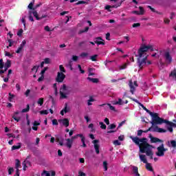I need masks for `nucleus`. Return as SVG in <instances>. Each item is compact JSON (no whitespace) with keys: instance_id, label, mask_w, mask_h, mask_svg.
Listing matches in <instances>:
<instances>
[{"instance_id":"4468645a","label":"nucleus","mask_w":176,"mask_h":176,"mask_svg":"<svg viewBox=\"0 0 176 176\" xmlns=\"http://www.w3.org/2000/svg\"><path fill=\"white\" fill-rule=\"evenodd\" d=\"M26 44H27V41L25 40H23L21 42L19 47H18L17 50L16 51V53L17 54H20V53H21V50H23V49H24V47L25 46Z\"/></svg>"},{"instance_id":"2f4dec72","label":"nucleus","mask_w":176,"mask_h":176,"mask_svg":"<svg viewBox=\"0 0 176 176\" xmlns=\"http://www.w3.org/2000/svg\"><path fill=\"white\" fill-rule=\"evenodd\" d=\"M107 107H109L111 111H113L114 112H116V109H115V107L112 106V104L108 103Z\"/></svg>"},{"instance_id":"052dcab7","label":"nucleus","mask_w":176,"mask_h":176,"mask_svg":"<svg viewBox=\"0 0 176 176\" xmlns=\"http://www.w3.org/2000/svg\"><path fill=\"white\" fill-rule=\"evenodd\" d=\"M22 166H23V171H25V170H27V167H28V165L25 162H23Z\"/></svg>"},{"instance_id":"bf43d9fd","label":"nucleus","mask_w":176,"mask_h":176,"mask_svg":"<svg viewBox=\"0 0 176 176\" xmlns=\"http://www.w3.org/2000/svg\"><path fill=\"white\" fill-rule=\"evenodd\" d=\"M13 171H14V169H13V168H10L8 169V174H9V175H12V173H13Z\"/></svg>"},{"instance_id":"864d4df0","label":"nucleus","mask_w":176,"mask_h":176,"mask_svg":"<svg viewBox=\"0 0 176 176\" xmlns=\"http://www.w3.org/2000/svg\"><path fill=\"white\" fill-rule=\"evenodd\" d=\"M53 88H54V91H55V94H57V83H54V85H53Z\"/></svg>"},{"instance_id":"de8ad7c7","label":"nucleus","mask_w":176,"mask_h":176,"mask_svg":"<svg viewBox=\"0 0 176 176\" xmlns=\"http://www.w3.org/2000/svg\"><path fill=\"white\" fill-rule=\"evenodd\" d=\"M100 107H104L105 111H108V109L109 108V106H108V104H100Z\"/></svg>"},{"instance_id":"8fccbe9b","label":"nucleus","mask_w":176,"mask_h":176,"mask_svg":"<svg viewBox=\"0 0 176 176\" xmlns=\"http://www.w3.org/2000/svg\"><path fill=\"white\" fill-rule=\"evenodd\" d=\"M44 63L45 64H50V58H45V59H44Z\"/></svg>"},{"instance_id":"49530a36","label":"nucleus","mask_w":176,"mask_h":176,"mask_svg":"<svg viewBox=\"0 0 176 176\" xmlns=\"http://www.w3.org/2000/svg\"><path fill=\"white\" fill-rule=\"evenodd\" d=\"M23 32H24V30H23V29H20L17 32L18 36H21L23 35Z\"/></svg>"},{"instance_id":"9d476101","label":"nucleus","mask_w":176,"mask_h":176,"mask_svg":"<svg viewBox=\"0 0 176 176\" xmlns=\"http://www.w3.org/2000/svg\"><path fill=\"white\" fill-rule=\"evenodd\" d=\"M64 91H67V85L65 84H63L60 89V98H67V95L64 94Z\"/></svg>"},{"instance_id":"69168bd1","label":"nucleus","mask_w":176,"mask_h":176,"mask_svg":"<svg viewBox=\"0 0 176 176\" xmlns=\"http://www.w3.org/2000/svg\"><path fill=\"white\" fill-rule=\"evenodd\" d=\"M43 79H45V76L41 75V76L40 78H38V82H42V80H43Z\"/></svg>"},{"instance_id":"a18cd8bd","label":"nucleus","mask_w":176,"mask_h":176,"mask_svg":"<svg viewBox=\"0 0 176 176\" xmlns=\"http://www.w3.org/2000/svg\"><path fill=\"white\" fill-rule=\"evenodd\" d=\"M9 45L7 47H12L13 46V43H14V41H12V39L8 40Z\"/></svg>"},{"instance_id":"20e7f679","label":"nucleus","mask_w":176,"mask_h":176,"mask_svg":"<svg viewBox=\"0 0 176 176\" xmlns=\"http://www.w3.org/2000/svg\"><path fill=\"white\" fill-rule=\"evenodd\" d=\"M139 157L141 162H143L146 164V168L148 170V171H153V168H152V165H151L150 163H148V160H146V155H140Z\"/></svg>"},{"instance_id":"aec40b11","label":"nucleus","mask_w":176,"mask_h":176,"mask_svg":"<svg viewBox=\"0 0 176 176\" xmlns=\"http://www.w3.org/2000/svg\"><path fill=\"white\" fill-rule=\"evenodd\" d=\"M20 113V112L19 111H15L14 113V115L12 116V118L14 119V120H16V122H20L21 118L20 117H17V116Z\"/></svg>"},{"instance_id":"5fc2aeb1","label":"nucleus","mask_w":176,"mask_h":176,"mask_svg":"<svg viewBox=\"0 0 176 176\" xmlns=\"http://www.w3.org/2000/svg\"><path fill=\"white\" fill-rule=\"evenodd\" d=\"M133 173L135 174L136 173L138 172V167L137 166H133Z\"/></svg>"},{"instance_id":"0e129e2a","label":"nucleus","mask_w":176,"mask_h":176,"mask_svg":"<svg viewBox=\"0 0 176 176\" xmlns=\"http://www.w3.org/2000/svg\"><path fill=\"white\" fill-rule=\"evenodd\" d=\"M78 58H79V57H78V56L74 55V56H72V60H73V61H78Z\"/></svg>"},{"instance_id":"a878e982","label":"nucleus","mask_w":176,"mask_h":176,"mask_svg":"<svg viewBox=\"0 0 176 176\" xmlns=\"http://www.w3.org/2000/svg\"><path fill=\"white\" fill-rule=\"evenodd\" d=\"M89 82H91L92 83H98L100 82V80L98 78H89Z\"/></svg>"},{"instance_id":"338daca9","label":"nucleus","mask_w":176,"mask_h":176,"mask_svg":"<svg viewBox=\"0 0 176 176\" xmlns=\"http://www.w3.org/2000/svg\"><path fill=\"white\" fill-rule=\"evenodd\" d=\"M5 56H6L7 57H13V55L12 54H10V52H6Z\"/></svg>"},{"instance_id":"72a5a7b5","label":"nucleus","mask_w":176,"mask_h":176,"mask_svg":"<svg viewBox=\"0 0 176 176\" xmlns=\"http://www.w3.org/2000/svg\"><path fill=\"white\" fill-rule=\"evenodd\" d=\"M89 31V27H85V30H80L78 32V34H83V32H87Z\"/></svg>"},{"instance_id":"13d9d810","label":"nucleus","mask_w":176,"mask_h":176,"mask_svg":"<svg viewBox=\"0 0 176 176\" xmlns=\"http://www.w3.org/2000/svg\"><path fill=\"white\" fill-rule=\"evenodd\" d=\"M94 71V69H89V75L91 76H93V75H95L94 72H93Z\"/></svg>"},{"instance_id":"393cba45","label":"nucleus","mask_w":176,"mask_h":176,"mask_svg":"<svg viewBox=\"0 0 176 176\" xmlns=\"http://www.w3.org/2000/svg\"><path fill=\"white\" fill-rule=\"evenodd\" d=\"M168 146H172V148H176V141L175 140H171L170 144V142H168Z\"/></svg>"},{"instance_id":"412c9836","label":"nucleus","mask_w":176,"mask_h":176,"mask_svg":"<svg viewBox=\"0 0 176 176\" xmlns=\"http://www.w3.org/2000/svg\"><path fill=\"white\" fill-rule=\"evenodd\" d=\"M113 104V105H123L124 102H123V100H122L121 98H119L118 101L114 102Z\"/></svg>"},{"instance_id":"a19ab883","label":"nucleus","mask_w":176,"mask_h":176,"mask_svg":"<svg viewBox=\"0 0 176 176\" xmlns=\"http://www.w3.org/2000/svg\"><path fill=\"white\" fill-rule=\"evenodd\" d=\"M85 3H86V5H87V1H79L77 3H76V5H83Z\"/></svg>"},{"instance_id":"473e14b6","label":"nucleus","mask_w":176,"mask_h":176,"mask_svg":"<svg viewBox=\"0 0 176 176\" xmlns=\"http://www.w3.org/2000/svg\"><path fill=\"white\" fill-rule=\"evenodd\" d=\"M99 124L100 126V129H102L103 130H105L107 129V125H105V124H104V122H99Z\"/></svg>"},{"instance_id":"4be33fe9","label":"nucleus","mask_w":176,"mask_h":176,"mask_svg":"<svg viewBox=\"0 0 176 176\" xmlns=\"http://www.w3.org/2000/svg\"><path fill=\"white\" fill-rule=\"evenodd\" d=\"M20 167H21V162H20L19 160H16V164H15V168H16V170H19V168H20Z\"/></svg>"},{"instance_id":"3c124183","label":"nucleus","mask_w":176,"mask_h":176,"mask_svg":"<svg viewBox=\"0 0 176 176\" xmlns=\"http://www.w3.org/2000/svg\"><path fill=\"white\" fill-rule=\"evenodd\" d=\"M96 101V98H94V96H90L89 99V102H94Z\"/></svg>"},{"instance_id":"6e6d98bb","label":"nucleus","mask_w":176,"mask_h":176,"mask_svg":"<svg viewBox=\"0 0 176 176\" xmlns=\"http://www.w3.org/2000/svg\"><path fill=\"white\" fill-rule=\"evenodd\" d=\"M140 25H141V23H133V25H132V27H133V28H137V27H140Z\"/></svg>"},{"instance_id":"bb28decb","label":"nucleus","mask_w":176,"mask_h":176,"mask_svg":"<svg viewBox=\"0 0 176 176\" xmlns=\"http://www.w3.org/2000/svg\"><path fill=\"white\" fill-rule=\"evenodd\" d=\"M21 148V144L18 143V145H14L12 146V151H16V149H20Z\"/></svg>"},{"instance_id":"f704fd0d","label":"nucleus","mask_w":176,"mask_h":176,"mask_svg":"<svg viewBox=\"0 0 176 176\" xmlns=\"http://www.w3.org/2000/svg\"><path fill=\"white\" fill-rule=\"evenodd\" d=\"M59 69L60 71V72H62V74H65L66 71H65V68H64V66H63V65H60L59 66Z\"/></svg>"},{"instance_id":"774afa93","label":"nucleus","mask_w":176,"mask_h":176,"mask_svg":"<svg viewBox=\"0 0 176 176\" xmlns=\"http://www.w3.org/2000/svg\"><path fill=\"white\" fill-rule=\"evenodd\" d=\"M113 144L116 145V146H119V145H120V142H119V140H115L114 142H113Z\"/></svg>"},{"instance_id":"f8f14e48","label":"nucleus","mask_w":176,"mask_h":176,"mask_svg":"<svg viewBox=\"0 0 176 176\" xmlns=\"http://www.w3.org/2000/svg\"><path fill=\"white\" fill-rule=\"evenodd\" d=\"M123 2H124V0H122L120 3H118L115 6H109V5H107L105 6V10H108L109 12H111V8H119L120 6H122V3H123Z\"/></svg>"},{"instance_id":"6ab92c4d","label":"nucleus","mask_w":176,"mask_h":176,"mask_svg":"<svg viewBox=\"0 0 176 176\" xmlns=\"http://www.w3.org/2000/svg\"><path fill=\"white\" fill-rule=\"evenodd\" d=\"M149 138L151 139V142L153 144H155L156 142H162V140L157 138H155L153 136H152V135H149Z\"/></svg>"},{"instance_id":"c9c22d12","label":"nucleus","mask_w":176,"mask_h":176,"mask_svg":"<svg viewBox=\"0 0 176 176\" xmlns=\"http://www.w3.org/2000/svg\"><path fill=\"white\" fill-rule=\"evenodd\" d=\"M103 167L104 168V171L108 170V162H107V161L103 162Z\"/></svg>"},{"instance_id":"09e8293b","label":"nucleus","mask_w":176,"mask_h":176,"mask_svg":"<svg viewBox=\"0 0 176 176\" xmlns=\"http://www.w3.org/2000/svg\"><path fill=\"white\" fill-rule=\"evenodd\" d=\"M47 69H48L47 67H44V69L43 70H41V75H45V73L46 72Z\"/></svg>"},{"instance_id":"423d86ee","label":"nucleus","mask_w":176,"mask_h":176,"mask_svg":"<svg viewBox=\"0 0 176 176\" xmlns=\"http://www.w3.org/2000/svg\"><path fill=\"white\" fill-rule=\"evenodd\" d=\"M151 130H152V131H155V133H166V131H167L166 130L162 128H158L157 126H152L148 130L144 131L143 133H148V131H151Z\"/></svg>"},{"instance_id":"ea45409f","label":"nucleus","mask_w":176,"mask_h":176,"mask_svg":"<svg viewBox=\"0 0 176 176\" xmlns=\"http://www.w3.org/2000/svg\"><path fill=\"white\" fill-rule=\"evenodd\" d=\"M41 175H45V176H50V173H49L47 170H43V173H41Z\"/></svg>"},{"instance_id":"ddd939ff","label":"nucleus","mask_w":176,"mask_h":176,"mask_svg":"<svg viewBox=\"0 0 176 176\" xmlns=\"http://www.w3.org/2000/svg\"><path fill=\"white\" fill-rule=\"evenodd\" d=\"M94 41L98 45H102V46H104V45H105V41L101 37H96Z\"/></svg>"},{"instance_id":"b1692460","label":"nucleus","mask_w":176,"mask_h":176,"mask_svg":"<svg viewBox=\"0 0 176 176\" xmlns=\"http://www.w3.org/2000/svg\"><path fill=\"white\" fill-rule=\"evenodd\" d=\"M35 3V0H32V2L30 3L28 8L30 9V10H34V5Z\"/></svg>"},{"instance_id":"f3484780","label":"nucleus","mask_w":176,"mask_h":176,"mask_svg":"<svg viewBox=\"0 0 176 176\" xmlns=\"http://www.w3.org/2000/svg\"><path fill=\"white\" fill-rule=\"evenodd\" d=\"M74 140H76V138H74V136H72L71 139L68 138L66 140V141H67L66 146H67L69 149H71V148H72V142H74Z\"/></svg>"},{"instance_id":"5701e85b","label":"nucleus","mask_w":176,"mask_h":176,"mask_svg":"<svg viewBox=\"0 0 176 176\" xmlns=\"http://www.w3.org/2000/svg\"><path fill=\"white\" fill-rule=\"evenodd\" d=\"M4 67H6V68H10V67H12V61H10V60L8 59L5 63Z\"/></svg>"},{"instance_id":"680f3d73","label":"nucleus","mask_w":176,"mask_h":176,"mask_svg":"<svg viewBox=\"0 0 176 176\" xmlns=\"http://www.w3.org/2000/svg\"><path fill=\"white\" fill-rule=\"evenodd\" d=\"M30 93H31V90L27 89L26 91H25V96L26 97H28V96H30Z\"/></svg>"},{"instance_id":"7c9ffc66","label":"nucleus","mask_w":176,"mask_h":176,"mask_svg":"<svg viewBox=\"0 0 176 176\" xmlns=\"http://www.w3.org/2000/svg\"><path fill=\"white\" fill-rule=\"evenodd\" d=\"M44 99L43 98H40L37 101V104L40 105V107H42L43 105Z\"/></svg>"},{"instance_id":"7ed1b4c3","label":"nucleus","mask_w":176,"mask_h":176,"mask_svg":"<svg viewBox=\"0 0 176 176\" xmlns=\"http://www.w3.org/2000/svg\"><path fill=\"white\" fill-rule=\"evenodd\" d=\"M148 50L153 52V46L144 45L141 47L138 52L139 57V58H138V64L140 69H142V67L146 65V60L148 58V54H146V52H148Z\"/></svg>"},{"instance_id":"37998d69","label":"nucleus","mask_w":176,"mask_h":176,"mask_svg":"<svg viewBox=\"0 0 176 176\" xmlns=\"http://www.w3.org/2000/svg\"><path fill=\"white\" fill-rule=\"evenodd\" d=\"M41 115H47L49 111L47 110H42L40 111Z\"/></svg>"},{"instance_id":"58836bf2","label":"nucleus","mask_w":176,"mask_h":176,"mask_svg":"<svg viewBox=\"0 0 176 176\" xmlns=\"http://www.w3.org/2000/svg\"><path fill=\"white\" fill-rule=\"evenodd\" d=\"M5 64L3 63V59H0V69H3Z\"/></svg>"},{"instance_id":"4c0bfd02","label":"nucleus","mask_w":176,"mask_h":176,"mask_svg":"<svg viewBox=\"0 0 176 176\" xmlns=\"http://www.w3.org/2000/svg\"><path fill=\"white\" fill-rule=\"evenodd\" d=\"M63 111H65V113H68V104H65V107L63 109H62Z\"/></svg>"},{"instance_id":"dca6fc26","label":"nucleus","mask_w":176,"mask_h":176,"mask_svg":"<svg viewBox=\"0 0 176 176\" xmlns=\"http://www.w3.org/2000/svg\"><path fill=\"white\" fill-rule=\"evenodd\" d=\"M78 137H80V138H81V142H82V146L84 148H86V143H85V136H83L82 134H77L74 136H73V138H78Z\"/></svg>"},{"instance_id":"f257e3e1","label":"nucleus","mask_w":176,"mask_h":176,"mask_svg":"<svg viewBox=\"0 0 176 176\" xmlns=\"http://www.w3.org/2000/svg\"><path fill=\"white\" fill-rule=\"evenodd\" d=\"M131 138L136 145H138L141 153H146V156H148L151 160L153 159V148L155 147L148 143L147 138L140 139L138 137H131Z\"/></svg>"},{"instance_id":"a211bd4d","label":"nucleus","mask_w":176,"mask_h":176,"mask_svg":"<svg viewBox=\"0 0 176 176\" xmlns=\"http://www.w3.org/2000/svg\"><path fill=\"white\" fill-rule=\"evenodd\" d=\"M32 14L36 18V20H42V19H46L47 17V15H43L39 17L36 11H33Z\"/></svg>"},{"instance_id":"603ef678","label":"nucleus","mask_w":176,"mask_h":176,"mask_svg":"<svg viewBox=\"0 0 176 176\" xmlns=\"http://www.w3.org/2000/svg\"><path fill=\"white\" fill-rule=\"evenodd\" d=\"M116 125H115L114 124H110V125L109 126V129L110 130H112V129H116Z\"/></svg>"},{"instance_id":"c756f323","label":"nucleus","mask_w":176,"mask_h":176,"mask_svg":"<svg viewBox=\"0 0 176 176\" xmlns=\"http://www.w3.org/2000/svg\"><path fill=\"white\" fill-rule=\"evenodd\" d=\"M29 111H30V104H27L26 108L22 109V111H21L22 113H25Z\"/></svg>"},{"instance_id":"1a4fd4ad","label":"nucleus","mask_w":176,"mask_h":176,"mask_svg":"<svg viewBox=\"0 0 176 176\" xmlns=\"http://www.w3.org/2000/svg\"><path fill=\"white\" fill-rule=\"evenodd\" d=\"M164 58L168 64H171L173 62V57L168 51L164 52Z\"/></svg>"},{"instance_id":"e2e57ef3","label":"nucleus","mask_w":176,"mask_h":176,"mask_svg":"<svg viewBox=\"0 0 176 176\" xmlns=\"http://www.w3.org/2000/svg\"><path fill=\"white\" fill-rule=\"evenodd\" d=\"M170 76H175L176 78V70H173L170 74Z\"/></svg>"},{"instance_id":"0eeeda50","label":"nucleus","mask_w":176,"mask_h":176,"mask_svg":"<svg viewBox=\"0 0 176 176\" xmlns=\"http://www.w3.org/2000/svg\"><path fill=\"white\" fill-rule=\"evenodd\" d=\"M129 86L130 87V91L131 94H134V92L135 91V87H138V84L137 83V81H134L133 84V80H130Z\"/></svg>"},{"instance_id":"6e6552de","label":"nucleus","mask_w":176,"mask_h":176,"mask_svg":"<svg viewBox=\"0 0 176 176\" xmlns=\"http://www.w3.org/2000/svg\"><path fill=\"white\" fill-rule=\"evenodd\" d=\"M64 79H65V74L63 72H58L57 76L55 79L56 82H58V83H63V82H64Z\"/></svg>"},{"instance_id":"f03ea898","label":"nucleus","mask_w":176,"mask_h":176,"mask_svg":"<svg viewBox=\"0 0 176 176\" xmlns=\"http://www.w3.org/2000/svg\"><path fill=\"white\" fill-rule=\"evenodd\" d=\"M139 105L143 108L144 111H146L147 113H149L152 118L153 122H151V124H163V123H166V128L170 131V133H173V127H176V124L172 122H170L167 120H164L163 118L159 117V114L157 113H152L151 111L148 110L146 107L144 106L142 103H139Z\"/></svg>"},{"instance_id":"2eb2a0df","label":"nucleus","mask_w":176,"mask_h":176,"mask_svg":"<svg viewBox=\"0 0 176 176\" xmlns=\"http://www.w3.org/2000/svg\"><path fill=\"white\" fill-rule=\"evenodd\" d=\"M59 123H62L65 127H68L69 126V120L68 118H64L58 120Z\"/></svg>"},{"instance_id":"cd10ccee","label":"nucleus","mask_w":176,"mask_h":176,"mask_svg":"<svg viewBox=\"0 0 176 176\" xmlns=\"http://www.w3.org/2000/svg\"><path fill=\"white\" fill-rule=\"evenodd\" d=\"M9 97H8V100L10 102H13V98L15 97L14 94H12V93L8 94Z\"/></svg>"},{"instance_id":"79ce46f5","label":"nucleus","mask_w":176,"mask_h":176,"mask_svg":"<svg viewBox=\"0 0 176 176\" xmlns=\"http://www.w3.org/2000/svg\"><path fill=\"white\" fill-rule=\"evenodd\" d=\"M28 157L26 158V160L23 162L25 164L28 165V166H31V162L28 161Z\"/></svg>"},{"instance_id":"c03bdc74","label":"nucleus","mask_w":176,"mask_h":176,"mask_svg":"<svg viewBox=\"0 0 176 176\" xmlns=\"http://www.w3.org/2000/svg\"><path fill=\"white\" fill-rule=\"evenodd\" d=\"M52 124L53 126H58V122L57 121V119L52 120Z\"/></svg>"},{"instance_id":"9b49d317","label":"nucleus","mask_w":176,"mask_h":176,"mask_svg":"<svg viewBox=\"0 0 176 176\" xmlns=\"http://www.w3.org/2000/svg\"><path fill=\"white\" fill-rule=\"evenodd\" d=\"M92 144H94V149L96 151V153L97 155L100 153V140H95L92 142Z\"/></svg>"},{"instance_id":"e433bc0d","label":"nucleus","mask_w":176,"mask_h":176,"mask_svg":"<svg viewBox=\"0 0 176 176\" xmlns=\"http://www.w3.org/2000/svg\"><path fill=\"white\" fill-rule=\"evenodd\" d=\"M139 9H140V14H141V16H142L143 14H145V10H144V8H142V7H141V6H140L139 7Z\"/></svg>"},{"instance_id":"4d7b16f0","label":"nucleus","mask_w":176,"mask_h":176,"mask_svg":"<svg viewBox=\"0 0 176 176\" xmlns=\"http://www.w3.org/2000/svg\"><path fill=\"white\" fill-rule=\"evenodd\" d=\"M106 39L107 41H111V34L110 33L106 34Z\"/></svg>"},{"instance_id":"c85d7f7f","label":"nucleus","mask_w":176,"mask_h":176,"mask_svg":"<svg viewBox=\"0 0 176 176\" xmlns=\"http://www.w3.org/2000/svg\"><path fill=\"white\" fill-rule=\"evenodd\" d=\"M97 58H98V55L97 54L91 56L89 57V60H91V61H97Z\"/></svg>"},{"instance_id":"39448f33","label":"nucleus","mask_w":176,"mask_h":176,"mask_svg":"<svg viewBox=\"0 0 176 176\" xmlns=\"http://www.w3.org/2000/svg\"><path fill=\"white\" fill-rule=\"evenodd\" d=\"M157 151L155 153L156 155L162 157L164 156L165 152H167L168 149L164 148V144H162L160 146L157 148Z\"/></svg>"}]
</instances>
